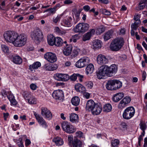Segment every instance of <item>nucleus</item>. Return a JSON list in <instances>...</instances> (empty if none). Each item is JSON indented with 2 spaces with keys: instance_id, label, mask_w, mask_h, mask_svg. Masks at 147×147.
Masks as SVG:
<instances>
[{
  "instance_id": "nucleus-1",
  "label": "nucleus",
  "mask_w": 147,
  "mask_h": 147,
  "mask_svg": "<svg viewBox=\"0 0 147 147\" xmlns=\"http://www.w3.org/2000/svg\"><path fill=\"white\" fill-rule=\"evenodd\" d=\"M124 40L123 38H117L112 42L110 46L111 50L114 51H117L120 50L123 46Z\"/></svg>"
},
{
  "instance_id": "nucleus-2",
  "label": "nucleus",
  "mask_w": 147,
  "mask_h": 147,
  "mask_svg": "<svg viewBox=\"0 0 147 147\" xmlns=\"http://www.w3.org/2000/svg\"><path fill=\"white\" fill-rule=\"evenodd\" d=\"M30 35L32 39L37 44L40 43L43 37L42 31L38 28L32 32Z\"/></svg>"
},
{
  "instance_id": "nucleus-3",
  "label": "nucleus",
  "mask_w": 147,
  "mask_h": 147,
  "mask_svg": "<svg viewBox=\"0 0 147 147\" xmlns=\"http://www.w3.org/2000/svg\"><path fill=\"white\" fill-rule=\"evenodd\" d=\"M27 40V38L25 34H18L13 44L16 47H22L26 44Z\"/></svg>"
},
{
  "instance_id": "nucleus-4",
  "label": "nucleus",
  "mask_w": 147,
  "mask_h": 147,
  "mask_svg": "<svg viewBox=\"0 0 147 147\" xmlns=\"http://www.w3.org/2000/svg\"><path fill=\"white\" fill-rule=\"evenodd\" d=\"M18 35V33L15 32L8 31L4 33L3 36L6 41L13 44Z\"/></svg>"
},
{
  "instance_id": "nucleus-5",
  "label": "nucleus",
  "mask_w": 147,
  "mask_h": 147,
  "mask_svg": "<svg viewBox=\"0 0 147 147\" xmlns=\"http://www.w3.org/2000/svg\"><path fill=\"white\" fill-rule=\"evenodd\" d=\"M135 113L134 108L132 106L128 107L124 110L122 115L124 119L129 120L133 117Z\"/></svg>"
},
{
  "instance_id": "nucleus-6",
  "label": "nucleus",
  "mask_w": 147,
  "mask_h": 147,
  "mask_svg": "<svg viewBox=\"0 0 147 147\" xmlns=\"http://www.w3.org/2000/svg\"><path fill=\"white\" fill-rule=\"evenodd\" d=\"M108 66L104 65L101 66L99 71L97 73V77L98 79H103L105 76H109Z\"/></svg>"
},
{
  "instance_id": "nucleus-7",
  "label": "nucleus",
  "mask_w": 147,
  "mask_h": 147,
  "mask_svg": "<svg viewBox=\"0 0 147 147\" xmlns=\"http://www.w3.org/2000/svg\"><path fill=\"white\" fill-rule=\"evenodd\" d=\"M90 26L86 23H79L76 26L75 31L76 32L84 33L89 29Z\"/></svg>"
},
{
  "instance_id": "nucleus-8",
  "label": "nucleus",
  "mask_w": 147,
  "mask_h": 147,
  "mask_svg": "<svg viewBox=\"0 0 147 147\" xmlns=\"http://www.w3.org/2000/svg\"><path fill=\"white\" fill-rule=\"evenodd\" d=\"M90 61V60L89 58L86 57H83L76 63L75 66L79 68H82L87 65Z\"/></svg>"
},
{
  "instance_id": "nucleus-9",
  "label": "nucleus",
  "mask_w": 147,
  "mask_h": 147,
  "mask_svg": "<svg viewBox=\"0 0 147 147\" xmlns=\"http://www.w3.org/2000/svg\"><path fill=\"white\" fill-rule=\"evenodd\" d=\"M131 101V98L130 96H127L125 97L121 100L119 103L117 107L120 110H122L125 107L127 106Z\"/></svg>"
},
{
  "instance_id": "nucleus-10",
  "label": "nucleus",
  "mask_w": 147,
  "mask_h": 147,
  "mask_svg": "<svg viewBox=\"0 0 147 147\" xmlns=\"http://www.w3.org/2000/svg\"><path fill=\"white\" fill-rule=\"evenodd\" d=\"M41 115L45 119L49 120L52 117V114L49 110L46 107L41 108Z\"/></svg>"
},
{
  "instance_id": "nucleus-11",
  "label": "nucleus",
  "mask_w": 147,
  "mask_h": 147,
  "mask_svg": "<svg viewBox=\"0 0 147 147\" xmlns=\"http://www.w3.org/2000/svg\"><path fill=\"white\" fill-rule=\"evenodd\" d=\"M44 58L48 62L53 63L57 60L56 55L54 53L52 52H47L44 55Z\"/></svg>"
},
{
  "instance_id": "nucleus-12",
  "label": "nucleus",
  "mask_w": 147,
  "mask_h": 147,
  "mask_svg": "<svg viewBox=\"0 0 147 147\" xmlns=\"http://www.w3.org/2000/svg\"><path fill=\"white\" fill-rule=\"evenodd\" d=\"M55 79L58 81H66L69 79L70 76L67 74L57 73L54 76Z\"/></svg>"
},
{
  "instance_id": "nucleus-13",
  "label": "nucleus",
  "mask_w": 147,
  "mask_h": 147,
  "mask_svg": "<svg viewBox=\"0 0 147 147\" xmlns=\"http://www.w3.org/2000/svg\"><path fill=\"white\" fill-rule=\"evenodd\" d=\"M53 98L55 99L61 100L64 97V93L61 90H58L54 91L52 94Z\"/></svg>"
},
{
  "instance_id": "nucleus-14",
  "label": "nucleus",
  "mask_w": 147,
  "mask_h": 147,
  "mask_svg": "<svg viewBox=\"0 0 147 147\" xmlns=\"http://www.w3.org/2000/svg\"><path fill=\"white\" fill-rule=\"evenodd\" d=\"M97 61V63L100 65L106 64L108 62V60L106 57L102 54H100L98 56Z\"/></svg>"
},
{
  "instance_id": "nucleus-15",
  "label": "nucleus",
  "mask_w": 147,
  "mask_h": 147,
  "mask_svg": "<svg viewBox=\"0 0 147 147\" xmlns=\"http://www.w3.org/2000/svg\"><path fill=\"white\" fill-rule=\"evenodd\" d=\"M61 23V25L67 26L68 27H71L73 25L74 21L73 18L71 17H68L65 20H62Z\"/></svg>"
},
{
  "instance_id": "nucleus-16",
  "label": "nucleus",
  "mask_w": 147,
  "mask_h": 147,
  "mask_svg": "<svg viewBox=\"0 0 147 147\" xmlns=\"http://www.w3.org/2000/svg\"><path fill=\"white\" fill-rule=\"evenodd\" d=\"M95 32V31L94 29H93L90 30L88 32L84 34L83 36V41H85L90 40L91 37L94 34Z\"/></svg>"
},
{
  "instance_id": "nucleus-17",
  "label": "nucleus",
  "mask_w": 147,
  "mask_h": 147,
  "mask_svg": "<svg viewBox=\"0 0 147 147\" xmlns=\"http://www.w3.org/2000/svg\"><path fill=\"white\" fill-rule=\"evenodd\" d=\"M109 72V76L111 77L114 75L117 72V67L115 64L111 65L110 66L108 67Z\"/></svg>"
},
{
  "instance_id": "nucleus-18",
  "label": "nucleus",
  "mask_w": 147,
  "mask_h": 147,
  "mask_svg": "<svg viewBox=\"0 0 147 147\" xmlns=\"http://www.w3.org/2000/svg\"><path fill=\"white\" fill-rule=\"evenodd\" d=\"M96 104L92 100H88L86 104V110L88 111H91Z\"/></svg>"
},
{
  "instance_id": "nucleus-19",
  "label": "nucleus",
  "mask_w": 147,
  "mask_h": 147,
  "mask_svg": "<svg viewBox=\"0 0 147 147\" xmlns=\"http://www.w3.org/2000/svg\"><path fill=\"white\" fill-rule=\"evenodd\" d=\"M102 111V108L98 104L96 103L91 112L93 114L97 115H99Z\"/></svg>"
},
{
  "instance_id": "nucleus-20",
  "label": "nucleus",
  "mask_w": 147,
  "mask_h": 147,
  "mask_svg": "<svg viewBox=\"0 0 147 147\" xmlns=\"http://www.w3.org/2000/svg\"><path fill=\"white\" fill-rule=\"evenodd\" d=\"M92 45L94 49H98L102 46L101 41L99 40H94L92 42Z\"/></svg>"
},
{
  "instance_id": "nucleus-21",
  "label": "nucleus",
  "mask_w": 147,
  "mask_h": 147,
  "mask_svg": "<svg viewBox=\"0 0 147 147\" xmlns=\"http://www.w3.org/2000/svg\"><path fill=\"white\" fill-rule=\"evenodd\" d=\"M52 141L55 143L56 146H61L63 145L64 143L63 139L59 137L54 138L53 139Z\"/></svg>"
},
{
  "instance_id": "nucleus-22",
  "label": "nucleus",
  "mask_w": 147,
  "mask_h": 147,
  "mask_svg": "<svg viewBox=\"0 0 147 147\" xmlns=\"http://www.w3.org/2000/svg\"><path fill=\"white\" fill-rule=\"evenodd\" d=\"M114 80H109L106 84V88L108 90H114Z\"/></svg>"
},
{
  "instance_id": "nucleus-23",
  "label": "nucleus",
  "mask_w": 147,
  "mask_h": 147,
  "mask_svg": "<svg viewBox=\"0 0 147 147\" xmlns=\"http://www.w3.org/2000/svg\"><path fill=\"white\" fill-rule=\"evenodd\" d=\"M124 96V94L122 92H119L115 94L113 97V100L115 102H117Z\"/></svg>"
},
{
  "instance_id": "nucleus-24",
  "label": "nucleus",
  "mask_w": 147,
  "mask_h": 147,
  "mask_svg": "<svg viewBox=\"0 0 147 147\" xmlns=\"http://www.w3.org/2000/svg\"><path fill=\"white\" fill-rule=\"evenodd\" d=\"M56 38L53 35L50 34L47 36V42L48 44L51 46H53L55 44Z\"/></svg>"
},
{
  "instance_id": "nucleus-25",
  "label": "nucleus",
  "mask_w": 147,
  "mask_h": 147,
  "mask_svg": "<svg viewBox=\"0 0 147 147\" xmlns=\"http://www.w3.org/2000/svg\"><path fill=\"white\" fill-rule=\"evenodd\" d=\"M72 46L71 45L67 46V47L65 48L63 50L64 54L66 56L69 55L72 50Z\"/></svg>"
},
{
  "instance_id": "nucleus-26",
  "label": "nucleus",
  "mask_w": 147,
  "mask_h": 147,
  "mask_svg": "<svg viewBox=\"0 0 147 147\" xmlns=\"http://www.w3.org/2000/svg\"><path fill=\"white\" fill-rule=\"evenodd\" d=\"M75 89L78 92L82 93L86 90V88L82 84H78L75 86Z\"/></svg>"
},
{
  "instance_id": "nucleus-27",
  "label": "nucleus",
  "mask_w": 147,
  "mask_h": 147,
  "mask_svg": "<svg viewBox=\"0 0 147 147\" xmlns=\"http://www.w3.org/2000/svg\"><path fill=\"white\" fill-rule=\"evenodd\" d=\"M79 117L78 115L75 113H71L69 116L70 121L72 123H75L78 122Z\"/></svg>"
},
{
  "instance_id": "nucleus-28",
  "label": "nucleus",
  "mask_w": 147,
  "mask_h": 147,
  "mask_svg": "<svg viewBox=\"0 0 147 147\" xmlns=\"http://www.w3.org/2000/svg\"><path fill=\"white\" fill-rule=\"evenodd\" d=\"M94 69L93 65L91 63L89 64L86 67V74L88 75L91 74L93 72Z\"/></svg>"
},
{
  "instance_id": "nucleus-29",
  "label": "nucleus",
  "mask_w": 147,
  "mask_h": 147,
  "mask_svg": "<svg viewBox=\"0 0 147 147\" xmlns=\"http://www.w3.org/2000/svg\"><path fill=\"white\" fill-rule=\"evenodd\" d=\"M113 34L112 30H110L106 33L104 35V39L105 41H106L110 39L112 36Z\"/></svg>"
},
{
  "instance_id": "nucleus-30",
  "label": "nucleus",
  "mask_w": 147,
  "mask_h": 147,
  "mask_svg": "<svg viewBox=\"0 0 147 147\" xmlns=\"http://www.w3.org/2000/svg\"><path fill=\"white\" fill-rule=\"evenodd\" d=\"M72 145L74 147H81L82 142L76 138L75 137L72 141Z\"/></svg>"
},
{
  "instance_id": "nucleus-31",
  "label": "nucleus",
  "mask_w": 147,
  "mask_h": 147,
  "mask_svg": "<svg viewBox=\"0 0 147 147\" xmlns=\"http://www.w3.org/2000/svg\"><path fill=\"white\" fill-rule=\"evenodd\" d=\"M41 65V63L40 62H36L34 63L33 64L30 65L29 66V69L31 71H32L33 69H36L39 67Z\"/></svg>"
},
{
  "instance_id": "nucleus-32",
  "label": "nucleus",
  "mask_w": 147,
  "mask_h": 147,
  "mask_svg": "<svg viewBox=\"0 0 147 147\" xmlns=\"http://www.w3.org/2000/svg\"><path fill=\"white\" fill-rule=\"evenodd\" d=\"M34 112V115L36 119L39 124H41L42 122V121L45 120L43 118L39 115L36 112Z\"/></svg>"
},
{
  "instance_id": "nucleus-33",
  "label": "nucleus",
  "mask_w": 147,
  "mask_h": 147,
  "mask_svg": "<svg viewBox=\"0 0 147 147\" xmlns=\"http://www.w3.org/2000/svg\"><path fill=\"white\" fill-rule=\"evenodd\" d=\"M114 90L119 89L122 86V82L119 80H114Z\"/></svg>"
},
{
  "instance_id": "nucleus-34",
  "label": "nucleus",
  "mask_w": 147,
  "mask_h": 147,
  "mask_svg": "<svg viewBox=\"0 0 147 147\" xmlns=\"http://www.w3.org/2000/svg\"><path fill=\"white\" fill-rule=\"evenodd\" d=\"M13 61L15 63L20 64L22 63V60L19 56H14L13 57Z\"/></svg>"
},
{
  "instance_id": "nucleus-35",
  "label": "nucleus",
  "mask_w": 147,
  "mask_h": 147,
  "mask_svg": "<svg viewBox=\"0 0 147 147\" xmlns=\"http://www.w3.org/2000/svg\"><path fill=\"white\" fill-rule=\"evenodd\" d=\"M112 107L111 105L109 103L105 104L104 106L103 111L107 113L111 111L112 110Z\"/></svg>"
},
{
  "instance_id": "nucleus-36",
  "label": "nucleus",
  "mask_w": 147,
  "mask_h": 147,
  "mask_svg": "<svg viewBox=\"0 0 147 147\" xmlns=\"http://www.w3.org/2000/svg\"><path fill=\"white\" fill-rule=\"evenodd\" d=\"M80 101V99L78 96L74 97L71 100V103L73 105L76 106H77L79 104Z\"/></svg>"
},
{
  "instance_id": "nucleus-37",
  "label": "nucleus",
  "mask_w": 147,
  "mask_h": 147,
  "mask_svg": "<svg viewBox=\"0 0 147 147\" xmlns=\"http://www.w3.org/2000/svg\"><path fill=\"white\" fill-rule=\"evenodd\" d=\"M55 42L54 45L57 47L61 46L63 42L61 38L58 37H56Z\"/></svg>"
},
{
  "instance_id": "nucleus-38",
  "label": "nucleus",
  "mask_w": 147,
  "mask_h": 147,
  "mask_svg": "<svg viewBox=\"0 0 147 147\" xmlns=\"http://www.w3.org/2000/svg\"><path fill=\"white\" fill-rule=\"evenodd\" d=\"M76 130V128L70 123L68 127V129L66 133L69 134H72L75 132Z\"/></svg>"
},
{
  "instance_id": "nucleus-39",
  "label": "nucleus",
  "mask_w": 147,
  "mask_h": 147,
  "mask_svg": "<svg viewBox=\"0 0 147 147\" xmlns=\"http://www.w3.org/2000/svg\"><path fill=\"white\" fill-rule=\"evenodd\" d=\"M70 123L66 121H64L61 123V127L63 130L66 132Z\"/></svg>"
},
{
  "instance_id": "nucleus-40",
  "label": "nucleus",
  "mask_w": 147,
  "mask_h": 147,
  "mask_svg": "<svg viewBox=\"0 0 147 147\" xmlns=\"http://www.w3.org/2000/svg\"><path fill=\"white\" fill-rule=\"evenodd\" d=\"M63 15V13L60 15H58L56 18H53V21L55 24L57 23L58 21L60 20L61 18Z\"/></svg>"
},
{
  "instance_id": "nucleus-41",
  "label": "nucleus",
  "mask_w": 147,
  "mask_h": 147,
  "mask_svg": "<svg viewBox=\"0 0 147 147\" xmlns=\"http://www.w3.org/2000/svg\"><path fill=\"white\" fill-rule=\"evenodd\" d=\"M119 143V140L117 139L112 140L111 142L112 146L113 147H118Z\"/></svg>"
},
{
  "instance_id": "nucleus-42",
  "label": "nucleus",
  "mask_w": 147,
  "mask_h": 147,
  "mask_svg": "<svg viewBox=\"0 0 147 147\" xmlns=\"http://www.w3.org/2000/svg\"><path fill=\"white\" fill-rule=\"evenodd\" d=\"M80 51V50L78 49H76L73 50L71 54V56L74 57H76L78 55Z\"/></svg>"
},
{
  "instance_id": "nucleus-43",
  "label": "nucleus",
  "mask_w": 147,
  "mask_h": 147,
  "mask_svg": "<svg viewBox=\"0 0 147 147\" xmlns=\"http://www.w3.org/2000/svg\"><path fill=\"white\" fill-rule=\"evenodd\" d=\"M28 101L30 104H36V99L32 96L28 99Z\"/></svg>"
},
{
  "instance_id": "nucleus-44",
  "label": "nucleus",
  "mask_w": 147,
  "mask_h": 147,
  "mask_svg": "<svg viewBox=\"0 0 147 147\" xmlns=\"http://www.w3.org/2000/svg\"><path fill=\"white\" fill-rule=\"evenodd\" d=\"M23 95L24 98L26 100H28L31 96L30 93L27 92H25L23 94Z\"/></svg>"
},
{
  "instance_id": "nucleus-45",
  "label": "nucleus",
  "mask_w": 147,
  "mask_h": 147,
  "mask_svg": "<svg viewBox=\"0 0 147 147\" xmlns=\"http://www.w3.org/2000/svg\"><path fill=\"white\" fill-rule=\"evenodd\" d=\"M2 50L5 53H8L9 52V49L8 47L4 45H1Z\"/></svg>"
},
{
  "instance_id": "nucleus-46",
  "label": "nucleus",
  "mask_w": 147,
  "mask_h": 147,
  "mask_svg": "<svg viewBox=\"0 0 147 147\" xmlns=\"http://www.w3.org/2000/svg\"><path fill=\"white\" fill-rule=\"evenodd\" d=\"M85 85L89 89L91 88L93 86V83L91 81L86 82L85 83Z\"/></svg>"
},
{
  "instance_id": "nucleus-47",
  "label": "nucleus",
  "mask_w": 147,
  "mask_h": 147,
  "mask_svg": "<svg viewBox=\"0 0 147 147\" xmlns=\"http://www.w3.org/2000/svg\"><path fill=\"white\" fill-rule=\"evenodd\" d=\"M17 144L19 147H24V145L22 142V137L20 138L17 141Z\"/></svg>"
},
{
  "instance_id": "nucleus-48",
  "label": "nucleus",
  "mask_w": 147,
  "mask_h": 147,
  "mask_svg": "<svg viewBox=\"0 0 147 147\" xmlns=\"http://www.w3.org/2000/svg\"><path fill=\"white\" fill-rule=\"evenodd\" d=\"M140 128L142 130H145L146 128V125L144 123H143L142 121H140Z\"/></svg>"
},
{
  "instance_id": "nucleus-49",
  "label": "nucleus",
  "mask_w": 147,
  "mask_h": 147,
  "mask_svg": "<svg viewBox=\"0 0 147 147\" xmlns=\"http://www.w3.org/2000/svg\"><path fill=\"white\" fill-rule=\"evenodd\" d=\"M50 64L48 63L44 65L43 66V68L46 70L50 71Z\"/></svg>"
},
{
  "instance_id": "nucleus-50",
  "label": "nucleus",
  "mask_w": 147,
  "mask_h": 147,
  "mask_svg": "<svg viewBox=\"0 0 147 147\" xmlns=\"http://www.w3.org/2000/svg\"><path fill=\"white\" fill-rule=\"evenodd\" d=\"M77 78V74H74L70 77L69 79L71 80L74 81Z\"/></svg>"
},
{
  "instance_id": "nucleus-51",
  "label": "nucleus",
  "mask_w": 147,
  "mask_h": 147,
  "mask_svg": "<svg viewBox=\"0 0 147 147\" xmlns=\"http://www.w3.org/2000/svg\"><path fill=\"white\" fill-rule=\"evenodd\" d=\"M76 136L77 137L81 138L83 137V134L81 131H78L76 133Z\"/></svg>"
},
{
  "instance_id": "nucleus-52",
  "label": "nucleus",
  "mask_w": 147,
  "mask_h": 147,
  "mask_svg": "<svg viewBox=\"0 0 147 147\" xmlns=\"http://www.w3.org/2000/svg\"><path fill=\"white\" fill-rule=\"evenodd\" d=\"M102 14L105 15H110L111 14L110 12L105 9H102Z\"/></svg>"
},
{
  "instance_id": "nucleus-53",
  "label": "nucleus",
  "mask_w": 147,
  "mask_h": 147,
  "mask_svg": "<svg viewBox=\"0 0 147 147\" xmlns=\"http://www.w3.org/2000/svg\"><path fill=\"white\" fill-rule=\"evenodd\" d=\"M9 92H7L6 90H3L1 92L2 95L4 97H7Z\"/></svg>"
},
{
  "instance_id": "nucleus-54",
  "label": "nucleus",
  "mask_w": 147,
  "mask_h": 147,
  "mask_svg": "<svg viewBox=\"0 0 147 147\" xmlns=\"http://www.w3.org/2000/svg\"><path fill=\"white\" fill-rule=\"evenodd\" d=\"M73 139V136L72 135H70L68 136V140L69 144H71V143H72Z\"/></svg>"
},
{
  "instance_id": "nucleus-55",
  "label": "nucleus",
  "mask_w": 147,
  "mask_h": 147,
  "mask_svg": "<svg viewBox=\"0 0 147 147\" xmlns=\"http://www.w3.org/2000/svg\"><path fill=\"white\" fill-rule=\"evenodd\" d=\"M84 97L86 99H88L90 98V94L88 92H85V91L82 93Z\"/></svg>"
},
{
  "instance_id": "nucleus-56",
  "label": "nucleus",
  "mask_w": 147,
  "mask_h": 147,
  "mask_svg": "<svg viewBox=\"0 0 147 147\" xmlns=\"http://www.w3.org/2000/svg\"><path fill=\"white\" fill-rule=\"evenodd\" d=\"M53 9L52 8H49L43 11V13L50 11L51 13H54L55 12V11L53 10Z\"/></svg>"
},
{
  "instance_id": "nucleus-57",
  "label": "nucleus",
  "mask_w": 147,
  "mask_h": 147,
  "mask_svg": "<svg viewBox=\"0 0 147 147\" xmlns=\"http://www.w3.org/2000/svg\"><path fill=\"white\" fill-rule=\"evenodd\" d=\"M10 101L11 102V105L15 106L17 104V102L16 100L15 99V98L11 100Z\"/></svg>"
},
{
  "instance_id": "nucleus-58",
  "label": "nucleus",
  "mask_w": 147,
  "mask_h": 147,
  "mask_svg": "<svg viewBox=\"0 0 147 147\" xmlns=\"http://www.w3.org/2000/svg\"><path fill=\"white\" fill-rule=\"evenodd\" d=\"M50 71H53L56 70L57 68V65H51L50 64Z\"/></svg>"
},
{
  "instance_id": "nucleus-59",
  "label": "nucleus",
  "mask_w": 147,
  "mask_h": 147,
  "mask_svg": "<svg viewBox=\"0 0 147 147\" xmlns=\"http://www.w3.org/2000/svg\"><path fill=\"white\" fill-rule=\"evenodd\" d=\"M139 26L136 25L135 24L133 23L131 24V28L132 29L134 30H136L138 27Z\"/></svg>"
},
{
  "instance_id": "nucleus-60",
  "label": "nucleus",
  "mask_w": 147,
  "mask_h": 147,
  "mask_svg": "<svg viewBox=\"0 0 147 147\" xmlns=\"http://www.w3.org/2000/svg\"><path fill=\"white\" fill-rule=\"evenodd\" d=\"M7 97L9 101L14 98V96H13L12 94H11L10 92H9V94L8 96H7Z\"/></svg>"
},
{
  "instance_id": "nucleus-61",
  "label": "nucleus",
  "mask_w": 147,
  "mask_h": 147,
  "mask_svg": "<svg viewBox=\"0 0 147 147\" xmlns=\"http://www.w3.org/2000/svg\"><path fill=\"white\" fill-rule=\"evenodd\" d=\"M77 78L80 82H82L83 81L82 79L84 78V76L82 75H80L79 74H77Z\"/></svg>"
},
{
  "instance_id": "nucleus-62",
  "label": "nucleus",
  "mask_w": 147,
  "mask_h": 147,
  "mask_svg": "<svg viewBox=\"0 0 147 147\" xmlns=\"http://www.w3.org/2000/svg\"><path fill=\"white\" fill-rule=\"evenodd\" d=\"M104 32L102 28H97L96 31L97 33L99 34H100Z\"/></svg>"
},
{
  "instance_id": "nucleus-63",
  "label": "nucleus",
  "mask_w": 147,
  "mask_h": 147,
  "mask_svg": "<svg viewBox=\"0 0 147 147\" xmlns=\"http://www.w3.org/2000/svg\"><path fill=\"white\" fill-rule=\"evenodd\" d=\"M30 88L33 90H35L36 89L37 86H36L33 84H31L30 86Z\"/></svg>"
},
{
  "instance_id": "nucleus-64",
  "label": "nucleus",
  "mask_w": 147,
  "mask_h": 147,
  "mask_svg": "<svg viewBox=\"0 0 147 147\" xmlns=\"http://www.w3.org/2000/svg\"><path fill=\"white\" fill-rule=\"evenodd\" d=\"M40 125H42L43 127L45 128H47L48 126V125L47 122H46L45 120L42 121V122L40 124Z\"/></svg>"
}]
</instances>
